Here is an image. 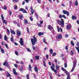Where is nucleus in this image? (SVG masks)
<instances>
[{
    "instance_id": "1",
    "label": "nucleus",
    "mask_w": 79,
    "mask_h": 79,
    "mask_svg": "<svg viewBox=\"0 0 79 79\" xmlns=\"http://www.w3.org/2000/svg\"><path fill=\"white\" fill-rule=\"evenodd\" d=\"M61 21L58 20L57 21V23L59 24H60V26H61V27H64V21L63 20V19H61Z\"/></svg>"
},
{
    "instance_id": "2",
    "label": "nucleus",
    "mask_w": 79,
    "mask_h": 79,
    "mask_svg": "<svg viewBox=\"0 0 79 79\" xmlns=\"http://www.w3.org/2000/svg\"><path fill=\"white\" fill-rule=\"evenodd\" d=\"M31 41L33 45H35V43L37 42V38L34 36H33V38H31Z\"/></svg>"
},
{
    "instance_id": "3",
    "label": "nucleus",
    "mask_w": 79,
    "mask_h": 79,
    "mask_svg": "<svg viewBox=\"0 0 79 79\" xmlns=\"http://www.w3.org/2000/svg\"><path fill=\"white\" fill-rule=\"evenodd\" d=\"M77 63V60H76V61H74V62L73 63V68L71 70V72H73V71H74V69H75V68H76V65Z\"/></svg>"
},
{
    "instance_id": "4",
    "label": "nucleus",
    "mask_w": 79,
    "mask_h": 79,
    "mask_svg": "<svg viewBox=\"0 0 79 79\" xmlns=\"http://www.w3.org/2000/svg\"><path fill=\"white\" fill-rule=\"evenodd\" d=\"M71 28V25L70 23H69L67 24L66 26V29L67 30L70 29Z\"/></svg>"
},
{
    "instance_id": "5",
    "label": "nucleus",
    "mask_w": 79,
    "mask_h": 79,
    "mask_svg": "<svg viewBox=\"0 0 79 79\" xmlns=\"http://www.w3.org/2000/svg\"><path fill=\"white\" fill-rule=\"evenodd\" d=\"M56 38L58 39H62V35H61V34H59L56 36Z\"/></svg>"
},
{
    "instance_id": "6",
    "label": "nucleus",
    "mask_w": 79,
    "mask_h": 79,
    "mask_svg": "<svg viewBox=\"0 0 79 79\" xmlns=\"http://www.w3.org/2000/svg\"><path fill=\"white\" fill-rule=\"evenodd\" d=\"M77 46H78V47H76L75 48H76V49H77V51H78V53H79V42H77Z\"/></svg>"
},
{
    "instance_id": "7",
    "label": "nucleus",
    "mask_w": 79,
    "mask_h": 79,
    "mask_svg": "<svg viewBox=\"0 0 79 79\" xmlns=\"http://www.w3.org/2000/svg\"><path fill=\"white\" fill-rule=\"evenodd\" d=\"M63 13L64 14H66L68 16H69V12L66 10H63Z\"/></svg>"
},
{
    "instance_id": "8",
    "label": "nucleus",
    "mask_w": 79,
    "mask_h": 79,
    "mask_svg": "<svg viewBox=\"0 0 79 79\" xmlns=\"http://www.w3.org/2000/svg\"><path fill=\"white\" fill-rule=\"evenodd\" d=\"M19 43L21 45L23 46V45H24V43L23 42V38H20Z\"/></svg>"
},
{
    "instance_id": "9",
    "label": "nucleus",
    "mask_w": 79,
    "mask_h": 79,
    "mask_svg": "<svg viewBox=\"0 0 79 79\" xmlns=\"http://www.w3.org/2000/svg\"><path fill=\"white\" fill-rule=\"evenodd\" d=\"M51 69L53 71L54 73H55V74H57V71H56V70H55V68H53V67L51 66Z\"/></svg>"
},
{
    "instance_id": "10",
    "label": "nucleus",
    "mask_w": 79,
    "mask_h": 79,
    "mask_svg": "<svg viewBox=\"0 0 79 79\" xmlns=\"http://www.w3.org/2000/svg\"><path fill=\"white\" fill-rule=\"evenodd\" d=\"M48 28L49 30L50 31H51V29L52 30L53 29V27H52L51 25H49L48 27Z\"/></svg>"
},
{
    "instance_id": "11",
    "label": "nucleus",
    "mask_w": 79,
    "mask_h": 79,
    "mask_svg": "<svg viewBox=\"0 0 79 79\" xmlns=\"http://www.w3.org/2000/svg\"><path fill=\"white\" fill-rule=\"evenodd\" d=\"M13 72L15 75H18V73H16V69H13Z\"/></svg>"
},
{
    "instance_id": "12",
    "label": "nucleus",
    "mask_w": 79,
    "mask_h": 79,
    "mask_svg": "<svg viewBox=\"0 0 79 79\" xmlns=\"http://www.w3.org/2000/svg\"><path fill=\"white\" fill-rule=\"evenodd\" d=\"M62 70L63 71H65V74L67 75H68V73H69L67 71H66V70L64 68L62 67L61 68Z\"/></svg>"
},
{
    "instance_id": "13",
    "label": "nucleus",
    "mask_w": 79,
    "mask_h": 79,
    "mask_svg": "<svg viewBox=\"0 0 79 79\" xmlns=\"http://www.w3.org/2000/svg\"><path fill=\"white\" fill-rule=\"evenodd\" d=\"M21 31L19 30H17L16 32L17 35H19H19H20L21 34Z\"/></svg>"
},
{
    "instance_id": "14",
    "label": "nucleus",
    "mask_w": 79,
    "mask_h": 79,
    "mask_svg": "<svg viewBox=\"0 0 79 79\" xmlns=\"http://www.w3.org/2000/svg\"><path fill=\"white\" fill-rule=\"evenodd\" d=\"M10 32L11 34H14V35L16 34V33L15 31L11 29H10Z\"/></svg>"
},
{
    "instance_id": "15",
    "label": "nucleus",
    "mask_w": 79,
    "mask_h": 79,
    "mask_svg": "<svg viewBox=\"0 0 79 79\" xmlns=\"http://www.w3.org/2000/svg\"><path fill=\"white\" fill-rule=\"evenodd\" d=\"M39 58H40V56H35V58L37 60L39 59Z\"/></svg>"
},
{
    "instance_id": "16",
    "label": "nucleus",
    "mask_w": 79,
    "mask_h": 79,
    "mask_svg": "<svg viewBox=\"0 0 79 79\" xmlns=\"http://www.w3.org/2000/svg\"><path fill=\"white\" fill-rule=\"evenodd\" d=\"M34 69V70L36 72H38V69H37V66L35 67Z\"/></svg>"
},
{
    "instance_id": "17",
    "label": "nucleus",
    "mask_w": 79,
    "mask_h": 79,
    "mask_svg": "<svg viewBox=\"0 0 79 79\" xmlns=\"http://www.w3.org/2000/svg\"><path fill=\"white\" fill-rule=\"evenodd\" d=\"M56 69H57V70H59L60 69V66H58L57 65H56Z\"/></svg>"
},
{
    "instance_id": "18",
    "label": "nucleus",
    "mask_w": 79,
    "mask_h": 79,
    "mask_svg": "<svg viewBox=\"0 0 79 79\" xmlns=\"http://www.w3.org/2000/svg\"><path fill=\"white\" fill-rule=\"evenodd\" d=\"M28 23V21L26 19H25L24 20V24H27Z\"/></svg>"
},
{
    "instance_id": "19",
    "label": "nucleus",
    "mask_w": 79,
    "mask_h": 79,
    "mask_svg": "<svg viewBox=\"0 0 79 79\" xmlns=\"http://www.w3.org/2000/svg\"><path fill=\"white\" fill-rule=\"evenodd\" d=\"M67 74L68 75V76L67 77V79H70V75L69 73H68Z\"/></svg>"
},
{
    "instance_id": "20",
    "label": "nucleus",
    "mask_w": 79,
    "mask_h": 79,
    "mask_svg": "<svg viewBox=\"0 0 79 79\" xmlns=\"http://www.w3.org/2000/svg\"><path fill=\"white\" fill-rule=\"evenodd\" d=\"M72 19H73V20L75 19H76V17L74 15L72 16Z\"/></svg>"
},
{
    "instance_id": "21",
    "label": "nucleus",
    "mask_w": 79,
    "mask_h": 79,
    "mask_svg": "<svg viewBox=\"0 0 79 79\" xmlns=\"http://www.w3.org/2000/svg\"><path fill=\"white\" fill-rule=\"evenodd\" d=\"M4 66H6V65H8V62L7 61H5L3 63Z\"/></svg>"
},
{
    "instance_id": "22",
    "label": "nucleus",
    "mask_w": 79,
    "mask_h": 79,
    "mask_svg": "<svg viewBox=\"0 0 79 79\" xmlns=\"http://www.w3.org/2000/svg\"><path fill=\"white\" fill-rule=\"evenodd\" d=\"M49 52L51 54H53V49H51L49 50Z\"/></svg>"
},
{
    "instance_id": "23",
    "label": "nucleus",
    "mask_w": 79,
    "mask_h": 79,
    "mask_svg": "<svg viewBox=\"0 0 79 79\" xmlns=\"http://www.w3.org/2000/svg\"><path fill=\"white\" fill-rule=\"evenodd\" d=\"M1 52L2 53H5V51L3 50V49L1 48Z\"/></svg>"
},
{
    "instance_id": "24",
    "label": "nucleus",
    "mask_w": 79,
    "mask_h": 79,
    "mask_svg": "<svg viewBox=\"0 0 79 79\" xmlns=\"http://www.w3.org/2000/svg\"><path fill=\"white\" fill-rule=\"evenodd\" d=\"M2 21L3 23H4V24H7V22L5 20H3Z\"/></svg>"
},
{
    "instance_id": "25",
    "label": "nucleus",
    "mask_w": 79,
    "mask_h": 79,
    "mask_svg": "<svg viewBox=\"0 0 79 79\" xmlns=\"http://www.w3.org/2000/svg\"><path fill=\"white\" fill-rule=\"evenodd\" d=\"M11 36L12 38H10V40L11 42H13V41H14V40L13 39V36H12V35H11Z\"/></svg>"
},
{
    "instance_id": "26",
    "label": "nucleus",
    "mask_w": 79,
    "mask_h": 79,
    "mask_svg": "<svg viewBox=\"0 0 79 79\" xmlns=\"http://www.w3.org/2000/svg\"><path fill=\"white\" fill-rule=\"evenodd\" d=\"M71 44L72 45V46H74V43L73 41H71L70 42Z\"/></svg>"
},
{
    "instance_id": "27",
    "label": "nucleus",
    "mask_w": 79,
    "mask_h": 79,
    "mask_svg": "<svg viewBox=\"0 0 79 79\" xmlns=\"http://www.w3.org/2000/svg\"><path fill=\"white\" fill-rule=\"evenodd\" d=\"M26 50L27 51H28V52H31V50L30 49H29V48H27Z\"/></svg>"
},
{
    "instance_id": "28",
    "label": "nucleus",
    "mask_w": 79,
    "mask_h": 79,
    "mask_svg": "<svg viewBox=\"0 0 79 79\" xmlns=\"http://www.w3.org/2000/svg\"><path fill=\"white\" fill-rule=\"evenodd\" d=\"M4 40L6 41H7V37L6 35H5L4 36Z\"/></svg>"
},
{
    "instance_id": "29",
    "label": "nucleus",
    "mask_w": 79,
    "mask_h": 79,
    "mask_svg": "<svg viewBox=\"0 0 79 79\" xmlns=\"http://www.w3.org/2000/svg\"><path fill=\"white\" fill-rule=\"evenodd\" d=\"M44 33H41V32H40L38 33V35H39V36H40V35H43Z\"/></svg>"
},
{
    "instance_id": "30",
    "label": "nucleus",
    "mask_w": 79,
    "mask_h": 79,
    "mask_svg": "<svg viewBox=\"0 0 79 79\" xmlns=\"http://www.w3.org/2000/svg\"><path fill=\"white\" fill-rule=\"evenodd\" d=\"M29 68L30 71H31V69H32V67H31V65H29Z\"/></svg>"
},
{
    "instance_id": "31",
    "label": "nucleus",
    "mask_w": 79,
    "mask_h": 79,
    "mask_svg": "<svg viewBox=\"0 0 79 79\" xmlns=\"http://www.w3.org/2000/svg\"><path fill=\"white\" fill-rule=\"evenodd\" d=\"M45 40H46L45 38H44L43 39V42L45 43V44H47V43L46 42Z\"/></svg>"
},
{
    "instance_id": "32",
    "label": "nucleus",
    "mask_w": 79,
    "mask_h": 79,
    "mask_svg": "<svg viewBox=\"0 0 79 79\" xmlns=\"http://www.w3.org/2000/svg\"><path fill=\"white\" fill-rule=\"evenodd\" d=\"M23 13H27V11H26V10L23 9Z\"/></svg>"
},
{
    "instance_id": "33",
    "label": "nucleus",
    "mask_w": 79,
    "mask_h": 79,
    "mask_svg": "<svg viewBox=\"0 0 79 79\" xmlns=\"http://www.w3.org/2000/svg\"><path fill=\"white\" fill-rule=\"evenodd\" d=\"M5 45L7 49H8V48H9L8 47V44H5Z\"/></svg>"
},
{
    "instance_id": "34",
    "label": "nucleus",
    "mask_w": 79,
    "mask_h": 79,
    "mask_svg": "<svg viewBox=\"0 0 79 79\" xmlns=\"http://www.w3.org/2000/svg\"><path fill=\"white\" fill-rule=\"evenodd\" d=\"M10 76H11V75H10V73H8L7 74V77H10Z\"/></svg>"
},
{
    "instance_id": "35",
    "label": "nucleus",
    "mask_w": 79,
    "mask_h": 79,
    "mask_svg": "<svg viewBox=\"0 0 79 79\" xmlns=\"http://www.w3.org/2000/svg\"><path fill=\"white\" fill-rule=\"evenodd\" d=\"M44 66V67H47V65H46V63H45V62L44 61L43 62Z\"/></svg>"
},
{
    "instance_id": "36",
    "label": "nucleus",
    "mask_w": 79,
    "mask_h": 79,
    "mask_svg": "<svg viewBox=\"0 0 79 79\" xmlns=\"http://www.w3.org/2000/svg\"><path fill=\"white\" fill-rule=\"evenodd\" d=\"M14 8L15 10H17V7H18V6H17L14 5Z\"/></svg>"
},
{
    "instance_id": "37",
    "label": "nucleus",
    "mask_w": 79,
    "mask_h": 79,
    "mask_svg": "<svg viewBox=\"0 0 79 79\" xmlns=\"http://www.w3.org/2000/svg\"><path fill=\"white\" fill-rule=\"evenodd\" d=\"M75 4L76 6H77V5H78V2H77V1H75Z\"/></svg>"
},
{
    "instance_id": "38",
    "label": "nucleus",
    "mask_w": 79,
    "mask_h": 79,
    "mask_svg": "<svg viewBox=\"0 0 79 79\" xmlns=\"http://www.w3.org/2000/svg\"><path fill=\"white\" fill-rule=\"evenodd\" d=\"M23 10H24V9L23 8L20 9L19 11H23Z\"/></svg>"
},
{
    "instance_id": "39",
    "label": "nucleus",
    "mask_w": 79,
    "mask_h": 79,
    "mask_svg": "<svg viewBox=\"0 0 79 79\" xmlns=\"http://www.w3.org/2000/svg\"><path fill=\"white\" fill-rule=\"evenodd\" d=\"M31 12L32 15H33L34 11V10H31Z\"/></svg>"
},
{
    "instance_id": "40",
    "label": "nucleus",
    "mask_w": 79,
    "mask_h": 79,
    "mask_svg": "<svg viewBox=\"0 0 79 79\" xmlns=\"http://www.w3.org/2000/svg\"><path fill=\"white\" fill-rule=\"evenodd\" d=\"M1 18L2 20H4V17H3V15H1Z\"/></svg>"
},
{
    "instance_id": "41",
    "label": "nucleus",
    "mask_w": 79,
    "mask_h": 79,
    "mask_svg": "<svg viewBox=\"0 0 79 79\" xmlns=\"http://www.w3.org/2000/svg\"><path fill=\"white\" fill-rule=\"evenodd\" d=\"M59 17L60 18H63V15H60L59 16Z\"/></svg>"
},
{
    "instance_id": "42",
    "label": "nucleus",
    "mask_w": 79,
    "mask_h": 79,
    "mask_svg": "<svg viewBox=\"0 0 79 79\" xmlns=\"http://www.w3.org/2000/svg\"><path fill=\"white\" fill-rule=\"evenodd\" d=\"M62 17L64 18V19H66V17L64 15H62Z\"/></svg>"
},
{
    "instance_id": "43",
    "label": "nucleus",
    "mask_w": 79,
    "mask_h": 79,
    "mask_svg": "<svg viewBox=\"0 0 79 79\" xmlns=\"http://www.w3.org/2000/svg\"><path fill=\"white\" fill-rule=\"evenodd\" d=\"M69 37V35H65V38H67V37Z\"/></svg>"
},
{
    "instance_id": "44",
    "label": "nucleus",
    "mask_w": 79,
    "mask_h": 79,
    "mask_svg": "<svg viewBox=\"0 0 79 79\" xmlns=\"http://www.w3.org/2000/svg\"><path fill=\"white\" fill-rule=\"evenodd\" d=\"M30 19L31 20V21H33V19L31 17H30Z\"/></svg>"
},
{
    "instance_id": "45",
    "label": "nucleus",
    "mask_w": 79,
    "mask_h": 79,
    "mask_svg": "<svg viewBox=\"0 0 79 79\" xmlns=\"http://www.w3.org/2000/svg\"><path fill=\"white\" fill-rule=\"evenodd\" d=\"M35 15L36 16V18H37L38 19V15H37V13H35Z\"/></svg>"
},
{
    "instance_id": "46",
    "label": "nucleus",
    "mask_w": 79,
    "mask_h": 79,
    "mask_svg": "<svg viewBox=\"0 0 79 79\" xmlns=\"http://www.w3.org/2000/svg\"><path fill=\"white\" fill-rule=\"evenodd\" d=\"M23 17V15H21L20 16L19 18H20V19H22Z\"/></svg>"
},
{
    "instance_id": "47",
    "label": "nucleus",
    "mask_w": 79,
    "mask_h": 79,
    "mask_svg": "<svg viewBox=\"0 0 79 79\" xmlns=\"http://www.w3.org/2000/svg\"><path fill=\"white\" fill-rule=\"evenodd\" d=\"M67 63H64V67L65 68H66L67 67Z\"/></svg>"
},
{
    "instance_id": "48",
    "label": "nucleus",
    "mask_w": 79,
    "mask_h": 79,
    "mask_svg": "<svg viewBox=\"0 0 79 79\" xmlns=\"http://www.w3.org/2000/svg\"><path fill=\"white\" fill-rule=\"evenodd\" d=\"M57 31L58 32H60V28L58 27H57Z\"/></svg>"
},
{
    "instance_id": "49",
    "label": "nucleus",
    "mask_w": 79,
    "mask_h": 79,
    "mask_svg": "<svg viewBox=\"0 0 79 79\" xmlns=\"http://www.w3.org/2000/svg\"><path fill=\"white\" fill-rule=\"evenodd\" d=\"M15 55L18 56V52H17V51H15Z\"/></svg>"
},
{
    "instance_id": "50",
    "label": "nucleus",
    "mask_w": 79,
    "mask_h": 79,
    "mask_svg": "<svg viewBox=\"0 0 79 79\" xmlns=\"http://www.w3.org/2000/svg\"><path fill=\"white\" fill-rule=\"evenodd\" d=\"M9 15L10 16H11V14H12V12H11V11H9Z\"/></svg>"
},
{
    "instance_id": "51",
    "label": "nucleus",
    "mask_w": 79,
    "mask_h": 79,
    "mask_svg": "<svg viewBox=\"0 0 79 79\" xmlns=\"http://www.w3.org/2000/svg\"><path fill=\"white\" fill-rule=\"evenodd\" d=\"M3 8L4 10H6L7 8L6 6H5Z\"/></svg>"
},
{
    "instance_id": "52",
    "label": "nucleus",
    "mask_w": 79,
    "mask_h": 79,
    "mask_svg": "<svg viewBox=\"0 0 79 79\" xmlns=\"http://www.w3.org/2000/svg\"><path fill=\"white\" fill-rule=\"evenodd\" d=\"M37 1L39 3H40L41 2V0H37Z\"/></svg>"
},
{
    "instance_id": "53",
    "label": "nucleus",
    "mask_w": 79,
    "mask_h": 79,
    "mask_svg": "<svg viewBox=\"0 0 79 79\" xmlns=\"http://www.w3.org/2000/svg\"><path fill=\"white\" fill-rule=\"evenodd\" d=\"M26 76H27V79H29V74H27Z\"/></svg>"
},
{
    "instance_id": "54",
    "label": "nucleus",
    "mask_w": 79,
    "mask_h": 79,
    "mask_svg": "<svg viewBox=\"0 0 79 79\" xmlns=\"http://www.w3.org/2000/svg\"><path fill=\"white\" fill-rule=\"evenodd\" d=\"M27 31L28 32V33H29V28H28V27L27 28Z\"/></svg>"
},
{
    "instance_id": "55",
    "label": "nucleus",
    "mask_w": 79,
    "mask_h": 79,
    "mask_svg": "<svg viewBox=\"0 0 79 79\" xmlns=\"http://www.w3.org/2000/svg\"><path fill=\"white\" fill-rule=\"evenodd\" d=\"M7 32H8V33L9 34H10V30H9L8 29H7Z\"/></svg>"
},
{
    "instance_id": "56",
    "label": "nucleus",
    "mask_w": 79,
    "mask_h": 79,
    "mask_svg": "<svg viewBox=\"0 0 79 79\" xmlns=\"http://www.w3.org/2000/svg\"><path fill=\"white\" fill-rule=\"evenodd\" d=\"M46 58L47 59H48V55L47 54L46 55Z\"/></svg>"
},
{
    "instance_id": "57",
    "label": "nucleus",
    "mask_w": 79,
    "mask_h": 79,
    "mask_svg": "<svg viewBox=\"0 0 79 79\" xmlns=\"http://www.w3.org/2000/svg\"><path fill=\"white\" fill-rule=\"evenodd\" d=\"M25 9L27 10H28V7L27 6H25Z\"/></svg>"
},
{
    "instance_id": "58",
    "label": "nucleus",
    "mask_w": 79,
    "mask_h": 79,
    "mask_svg": "<svg viewBox=\"0 0 79 79\" xmlns=\"http://www.w3.org/2000/svg\"><path fill=\"white\" fill-rule=\"evenodd\" d=\"M33 50H35V47L33 46Z\"/></svg>"
},
{
    "instance_id": "59",
    "label": "nucleus",
    "mask_w": 79,
    "mask_h": 79,
    "mask_svg": "<svg viewBox=\"0 0 79 79\" xmlns=\"http://www.w3.org/2000/svg\"><path fill=\"white\" fill-rule=\"evenodd\" d=\"M71 53H72L71 55H73V54H74V52H73V51H71Z\"/></svg>"
},
{
    "instance_id": "60",
    "label": "nucleus",
    "mask_w": 79,
    "mask_h": 79,
    "mask_svg": "<svg viewBox=\"0 0 79 79\" xmlns=\"http://www.w3.org/2000/svg\"><path fill=\"white\" fill-rule=\"evenodd\" d=\"M40 24H43V21H40Z\"/></svg>"
},
{
    "instance_id": "61",
    "label": "nucleus",
    "mask_w": 79,
    "mask_h": 79,
    "mask_svg": "<svg viewBox=\"0 0 79 79\" xmlns=\"http://www.w3.org/2000/svg\"><path fill=\"white\" fill-rule=\"evenodd\" d=\"M20 64H23V61H20Z\"/></svg>"
},
{
    "instance_id": "62",
    "label": "nucleus",
    "mask_w": 79,
    "mask_h": 79,
    "mask_svg": "<svg viewBox=\"0 0 79 79\" xmlns=\"http://www.w3.org/2000/svg\"><path fill=\"white\" fill-rule=\"evenodd\" d=\"M54 61L55 63H57V60L56 59H55Z\"/></svg>"
},
{
    "instance_id": "63",
    "label": "nucleus",
    "mask_w": 79,
    "mask_h": 79,
    "mask_svg": "<svg viewBox=\"0 0 79 79\" xmlns=\"http://www.w3.org/2000/svg\"><path fill=\"white\" fill-rule=\"evenodd\" d=\"M56 55V53H54L52 54V56H55Z\"/></svg>"
},
{
    "instance_id": "64",
    "label": "nucleus",
    "mask_w": 79,
    "mask_h": 79,
    "mask_svg": "<svg viewBox=\"0 0 79 79\" xmlns=\"http://www.w3.org/2000/svg\"><path fill=\"white\" fill-rule=\"evenodd\" d=\"M38 26H39V27H41V24H38Z\"/></svg>"
}]
</instances>
